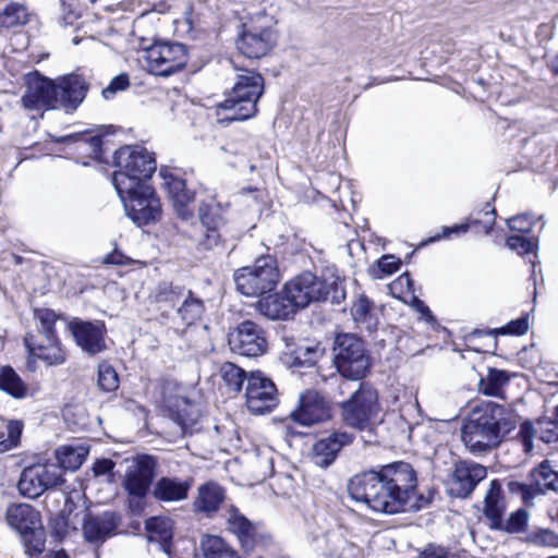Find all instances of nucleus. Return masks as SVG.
<instances>
[{"mask_svg":"<svg viewBox=\"0 0 558 558\" xmlns=\"http://www.w3.org/2000/svg\"><path fill=\"white\" fill-rule=\"evenodd\" d=\"M417 475L413 466L396 461L354 475L348 485L350 496L375 512L396 514L428 506L432 497L416 494Z\"/></svg>","mask_w":558,"mask_h":558,"instance_id":"f257e3e1","label":"nucleus"},{"mask_svg":"<svg viewBox=\"0 0 558 558\" xmlns=\"http://www.w3.org/2000/svg\"><path fill=\"white\" fill-rule=\"evenodd\" d=\"M198 218L202 227V233L196 239L202 250H213L222 238V229L226 226L223 210L215 199L203 201L198 207Z\"/></svg>","mask_w":558,"mask_h":558,"instance_id":"dca6fc26","label":"nucleus"},{"mask_svg":"<svg viewBox=\"0 0 558 558\" xmlns=\"http://www.w3.org/2000/svg\"><path fill=\"white\" fill-rule=\"evenodd\" d=\"M98 386L102 391L111 392L119 387V376L116 369L108 363L98 366Z\"/></svg>","mask_w":558,"mask_h":558,"instance_id":"3c124183","label":"nucleus"},{"mask_svg":"<svg viewBox=\"0 0 558 558\" xmlns=\"http://www.w3.org/2000/svg\"><path fill=\"white\" fill-rule=\"evenodd\" d=\"M469 231V226L468 225H463L462 223H459V225H453V226H445L441 228V233H437L433 236H430L426 243H434V242H438L442 239H447L449 238L450 235L454 234V235H459L461 233H466Z\"/></svg>","mask_w":558,"mask_h":558,"instance_id":"13d9d810","label":"nucleus"},{"mask_svg":"<svg viewBox=\"0 0 558 558\" xmlns=\"http://www.w3.org/2000/svg\"><path fill=\"white\" fill-rule=\"evenodd\" d=\"M116 170L112 184L117 192H128L140 185H148L156 171L154 154L141 146H123L113 155Z\"/></svg>","mask_w":558,"mask_h":558,"instance_id":"20e7f679","label":"nucleus"},{"mask_svg":"<svg viewBox=\"0 0 558 558\" xmlns=\"http://www.w3.org/2000/svg\"><path fill=\"white\" fill-rule=\"evenodd\" d=\"M116 463L111 459H97L93 464L95 476L111 475Z\"/></svg>","mask_w":558,"mask_h":558,"instance_id":"052dcab7","label":"nucleus"},{"mask_svg":"<svg viewBox=\"0 0 558 558\" xmlns=\"http://www.w3.org/2000/svg\"><path fill=\"white\" fill-rule=\"evenodd\" d=\"M280 281L277 258L263 255L251 266L239 268L234 272L236 290L246 296H262L274 291Z\"/></svg>","mask_w":558,"mask_h":558,"instance_id":"9d476101","label":"nucleus"},{"mask_svg":"<svg viewBox=\"0 0 558 558\" xmlns=\"http://www.w3.org/2000/svg\"><path fill=\"white\" fill-rule=\"evenodd\" d=\"M525 541L535 546L558 547V534L548 529L530 532Z\"/></svg>","mask_w":558,"mask_h":558,"instance_id":"603ef678","label":"nucleus"},{"mask_svg":"<svg viewBox=\"0 0 558 558\" xmlns=\"http://www.w3.org/2000/svg\"><path fill=\"white\" fill-rule=\"evenodd\" d=\"M354 434L347 430H333L327 437L318 439L313 446V461L320 468L330 466L340 451L353 444Z\"/></svg>","mask_w":558,"mask_h":558,"instance_id":"b1692460","label":"nucleus"},{"mask_svg":"<svg viewBox=\"0 0 558 558\" xmlns=\"http://www.w3.org/2000/svg\"><path fill=\"white\" fill-rule=\"evenodd\" d=\"M515 425V413L510 407L482 402L463 420L461 439L471 453H487L497 448Z\"/></svg>","mask_w":558,"mask_h":558,"instance_id":"f03ea898","label":"nucleus"},{"mask_svg":"<svg viewBox=\"0 0 558 558\" xmlns=\"http://www.w3.org/2000/svg\"><path fill=\"white\" fill-rule=\"evenodd\" d=\"M332 362L338 373L351 380H361L372 367L365 342L354 333H339L332 345Z\"/></svg>","mask_w":558,"mask_h":558,"instance_id":"1a4fd4ad","label":"nucleus"},{"mask_svg":"<svg viewBox=\"0 0 558 558\" xmlns=\"http://www.w3.org/2000/svg\"><path fill=\"white\" fill-rule=\"evenodd\" d=\"M193 481L179 476H161L153 485L151 496L158 502H180L189 497Z\"/></svg>","mask_w":558,"mask_h":558,"instance_id":"a878e982","label":"nucleus"},{"mask_svg":"<svg viewBox=\"0 0 558 558\" xmlns=\"http://www.w3.org/2000/svg\"><path fill=\"white\" fill-rule=\"evenodd\" d=\"M187 290L182 286H174L169 282L158 284L155 293L157 303H165L170 306H177L186 295Z\"/></svg>","mask_w":558,"mask_h":558,"instance_id":"37998d69","label":"nucleus"},{"mask_svg":"<svg viewBox=\"0 0 558 558\" xmlns=\"http://www.w3.org/2000/svg\"><path fill=\"white\" fill-rule=\"evenodd\" d=\"M23 430V424L20 421H10L7 426L9 441L19 446Z\"/></svg>","mask_w":558,"mask_h":558,"instance_id":"680f3d73","label":"nucleus"},{"mask_svg":"<svg viewBox=\"0 0 558 558\" xmlns=\"http://www.w3.org/2000/svg\"><path fill=\"white\" fill-rule=\"evenodd\" d=\"M480 213H483V215L485 217H487L486 220L482 221L481 219H478L477 217H474V215H470L465 221L463 222V225H468L469 226V230L471 228H476V227H482L483 231L485 234H489L493 229H494V226H495V220H496V209L495 207L490 204V202H487L484 206V208L480 211Z\"/></svg>","mask_w":558,"mask_h":558,"instance_id":"8fccbe9b","label":"nucleus"},{"mask_svg":"<svg viewBox=\"0 0 558 558\" xmlns=\"http://www.w3.org/2000/svg\"><path fill=\"white\" fill-rule=\"evenodd\" d=\"M276 21L265 10L250 14L240 26L236 48L247 59L265 57L277 43Z\"/></svg>","mask_w":558,"mask_h":558,"instance_id":"0eeeda50","label":"nucleus"},{"mask_svg":"<svg viewBox=\"0 0 558 558\" xmlns=\"http://www.w3.org/2000/svg\"><path fill=\"white\" fill-rule=\"evenodd\" d=\"M160 175L165 180V187L172 201L174 211L182 221H190L194 218V211L190 208L195 199V191L187 187L186 181L181 177L160 170Z\"/></svg>","mask_w":558,"mask_h":558,"instance_id":"5701e85b","label":"nucleus"},{"mask_svg":"<svg viewBox=\"0 0 558 558\" xmlns=\"http://www.w3.org/2000/svg\"><path fill=\"white\" fill-rule=\"evenodd\" d=\"M531 477L538 492L547 489L558 493V471L551 469L548 460L543 461L534 469Z\"/></svg>","mask_w":558,"mask_h":558,"instance_id":"58836bf2","label":"nucleus"},{"mask_svg":"<svg viewBox=\"0 0 558 558\" xmlns=\"http://www.w3.org/2000/svg\"><path fill=\"white\" fill-rule=\"evenodd\" d=\"M331 417L329 402L316 390H306L299 397L298 407L290 413V418L301 426H313Z\"/></svg>","mask_w":558,"mask_h":558,"instance_id":"6ab92c4d","label":"nucleus"},{"mask_svg":"<svg viewBox=\"0 0 558 558\" xmlns=\"http://www.w3.org/2000/svg\"><path fill=\"white\" fill-rule=\"evenodd\" d=\"M228 344L234 353L257 357L266 353V331L255 322L245 319L228 333Z\"/></svg>","mask_w":558,"mask_h":558,"instance_id":"ddd939ff","label":"nucleus"},{"mask_svg":"<svg viewBox=\"0 0 558 558\" xmlns=\"http://www.w3.org/2000/svg\"><path fill=\"white\" fill-rule=\"evenodd\" d=\"M88 450L84 447L62 446L56 450V461L51 464H59L62 475L64 471L77 470L86 460Z\"/></svg>","mask_w":558,"mask_h":558,"instance_id":"72a5a7b5","label":"nucleus"},{"mask_svg":"<svg viewBox=\"0 0 558 558\" xmlns=\"http://www.w3.org/2000/svg\"><path fill=\"white\" fill-rule=\"evenodd\" d=\"M246 407L254 414L270 412L278 404L275 383L260 371L248 374L245 388Z\"/></svg>","mask_w":558,"mask_h":558,"instance_id":"2eb2a0df","label":"nucleus"},{"mask_svg":"<svg viewBox=\"0 0 558 558\" xmlns=\"http://www.w3.org/2000/svg\"><path fill=\"white\" fill-rule=\"evenodd\" d=\"M21 537L25 547V553L28 556H37L44 551L46 537L41 523L35 526L34 530H29L25 532V534H21Z\"/></svg>","mask_w":558,"mask_h":558,"instance_id":"a18cd8bd","label":"nucleus"},{"mask_svg":"<svg viewBox=\"0 0 558 558\" xmlns=\"http://www.w3.org/2000/svg\"><path fill=\"white\" fill-rule=\"evenodd\" d=\"M506 511L501 484L498 480L490 482L484 499V515L490 522V529L500 527V520Z\"/></svg>","mask_w":558,"mask_h":558,"instance_id":"473e14b6","label":"nucleus"},{"mask_svg":"<svg viewBox=\"0 0 558 558\" xmlns=\"http://www.w3.org/2000/svg\"><path fill=\"white\" fill-rule=\"evenodd\" d=\"M534 225V218L531 214H520L507 219V226L510 230L521 233H529Z\"/></svg>","mask_w":558,"mask_h":558,"instance_id":"5fc2aeb1","label":"nucleus"},{"mask_svg":"<svg viewBox=\"0 0 558 558\" xmlns=\"http://www.w3.org/2000/svg\"><path fill=\"white\" fill-rule=\"evenodd\" d=\"M28 21V13L24 5L10 3L0 11V35L16 26H22Z\"/></svg>","mask_w":558,"mask_h":558,"instance_id":"4c0bfd02","label":"nucleus"},{"mask_svg":"<svg viewBox=\"0 0 558 558\" xmlns=\"http://www.w3.org/2000/svg\"><path fill=\"white\" fill-rule=\"evenodd\" d=\"M506 245L509 250L515 251L520 256L534 254V257H536L538 238L533 236L527 239L521 234H512L506 239Z\"/></svg>","mask_w":558,"mask_h":558,"instance_id":"de8ad7c7","label":"nucleus"},{"mask_svg":"<svg viewBox=\"0 0 558 558\" xmlns=\"http://www.w3.org/2000/svg\"><path fill=\"white\" fill-rule=\"evenodd\" d=\"M413 305L414 307L416 308V311L418 313L422 314V316L427 320V322H434V316L432 314V311L429 310V307L420 299L417 298H414L413 299Z\"/></svg>","mask_w":558,"mask_h":558,"instance_id":"338daca9","label":"nucleus"},{"mask_svg":"<svg viewBox=\"0 0 558 558\" xmlns=\"http://www.w3.org/2000/svg\"><path fill=\"white\" fill-rule=\"evenodd\" d=\"M157 459L150 454H140L123 478L122 487L128 496L147 497L151 493L157 471Z\"/></svg>","mask_w":558,"mask_h":558,"instance_id":"a211bd4d","label":"nucleus"},{"mask_svg":"<svg viewBox=\"0 0 558 558\" xmlns=\"http://www.w3.org/2000/svg\"><path fill=\"white\" fill-rule=\"evenodd\" d=\"M126 216L137 226L157 222L161 217V204L153 186L140 185L128 192H117Z\"/></svg>","mask_w":558,"mask_h":558,"instance_id":"9b49d317","label":"nucleus"},{"mask_svg":"<svg viewBox=\"0 0 558 558\" xmlns=\"http://www.w3.org/2000/svg\"><path fill=\"white\" fill-rule=\"evenodd\" d=\"M284 291L292 298L298 310L313 302L330 301L340 304L345 299V290L338 276L320 278L304 271L284 284Z\"/></svg>","mask_w":558,"mask_h":558,"instance_id":"423d86ee","label":"nucleus"},{"mask_svg":"<svg viewBox=\"0 0 558 558\" xmlns=\"http://www.w3.org/2000/svg\"><path fill=\"white\" fill-rule=\"evenodd\" d=\"M52 529L58 537H63L68 530V519L63 514H58L51 522Z\"/></svg>","mask_w":558,"mask_h":558,"instance_id":"0e129e2a","label":"nucleus"},{"mask_svg":"<svg viewBox=\"0 0 558 558\" xmlns=\"http://www.w3.org/2000/svg\"><path fill=\"white\" fill-rule=\"evenodd\" d=\"M59 316L51 308H36L34 319L36 322L35 335L45 338L47 347L39 344L38 339L33 337V332H27L24 337V344L28 352L27 364L40 360L48 366L61 365L66 360V353L60 338L57 335L56 324Z\"/></svg>","mask_w":558,"mask_h":558,"instance_id":"39448f33","label":"nucleus"},{"mask_svg":"<svg viewBox=\"0 0 558 558\" xmlns=\"http://www.w3.org/2000/svg\"><path fill=\"white\" fill-rule=\"evenodd\" d=\"M147 62L155 75L170 76L185 66L186 48L180 43L155 44L147 50Z\"/></svg>","mask_w":558,"mask_h":558,"instance_id":"4468645a","label":"nucleus"},{"mask_svg":"<svg viewBox=\"0 0 558 558\" xmlns=\"http://www.w3.org/2000/svg\"><path fill=\"white\" fill-rule=\"evenodd\" d=\"M401 266V260L393 255H385L378 260L379 270L387 276L395 274Z\"/></svg>","mask_w":558,"mask_h":558,"instance_id":"bf43d9fd","label":"nucleus"},{"mask_svg":"<svg viewBox=\"0 0 558 558\" xmlns=\"http://www.w3.org/2000/svg\"><path fill=\"white\" fill-rule=\"evenodd\" d=\"M57 109L73 113L82 105L88 92V84L78 74H68L54 81Z\"/></svg>","mask_w":558,"mask_h":558,"instance_id":"4be33fe9","label":"nucleus"},{"mask_svg":"<svg viewBox=\"0 0 558 558\" xmlns=\"http://www.w3.org/2000/svg\"><path fill=\"white\" fill-rule=\"evenodd\" d=\"M173 529V521L166 515H154L145 520L148 541L158 543L160 549L167 555L171 553Z\"/></svg>","mask_w":558,"mask_h":558,"instance_id":"c85d7f7f","label":"nucleus"},{"mask_svg":"<svg viewBox=\"0 0 558 558\" xmlns=\"http://www.w3.org/2000/svg\"><path fill=\"white\" fill-rule=\"evenodd\" d=\"M125 259L126 257L121 252L113 251L105 257V263L111 265H125Z\"/></svg>","mask_w":558,"mask_h":558,"instance_id":"774afa93","label":"nucleus"},{"mask_svg":"<svg viewBox=\"0 0 558 558\" xmlns=\"http://www.w3.org/2000/svg\"><path fill=\"white\" fill-rule=\"evenodd\" d=\"M509 381V376L506 371L497 368H488L486 377H482L478 381V390L486 396L497 397L500 395L501 389Z\"/></svg>","mask_w":558,"mask_h":558,"instance_id":"ea45409f","label":"nucleus"},{"mask_svg":"<svg viewBox=\"0 0 558 558\" xmlns=\"http://www.w3.org/2000/svg\"><path fill=\"white\" fill-rule=\"evenodd\" d=\"M320 357L318 345L299 347L291 355L290 366L292 367H312Z\"/></svg>","mask_w":558,"mask_h":558,"instance_id":"49530a36","label":"nucleus"},{"mask_svg":"<svg viewBox=\"0 0 558 558\" xmlns=\"http://www.w3.org/2000/svg\"><path fill=\"white\" fill-rule=\"evenodd\" d=\"M146 497L138 496H129L128 498V509L133 515H140L146 506L145 502Z\"/></svg>","mask_w":558,"mask_h":558,"instance_id":"e2e57ef3","label":"nucleus"},{"mask_svg":"<svg viewBox=\"0 0 558 558\" xmlns=\"http://www.w3.org/2000/svg\"><path fill=\"white\" fill-rule=\"evenodd\" d=\"M529 330V315H523L517 319L510 320L508 324H506L502 327L489 329V330H474L473 335L475 336H482V335H490V336H498V335H510V336H523Z\"/></svg>","mask_w":558,"mask_h":558,"instance_id":"c03bdc74","label":"nucleus"},{"mask_svg":"<svg viewBox=\"0 0 558 558\" xmlns=\"http://www.w3.org/2000/svg\"><path fill=\"white\" fill-rule=\"evenodd\" d=\"M529 521V512L524 508H519L510 513L507 520H500V527H494L496 531H504L510 534L525 531Z\"/></svg>","mask_w":558,"mask_h":558,"instance_id":"09e8293b","label":"nucleus"},{"mask_svg":"<svg viewBox=\"0 0 558 558\" xmlns=\"http://www.w3.org/2000/svg\"><path fill=\"white\" fill-rule=\"evenodd\" d=\"M120 520V515L114 511H104L99 514L88 513L84 518L83 535L88 543L102 544L116 535Z\"/></svg>","mask_w":558,"mask_h":558,"instance_id":"393cba45","label":"nucleus"},{"mask_svg":"<svg viewBox=\"0 0 558 558\" xmlns=\"http://www.w3.org/2000/svg\"><path fill=\"white\" fill-rule=\"evenodd\" d=\"M354 322L368 332L377 328V318L373 314V302L365 295L359 296L351 307Z\"/></svg>","mask_w":558,"mask_h":558,"instance_id":"c9c22d12","label":"nucleus"},{"mask_svg":"<svg viewBox=\"0 0 558 558\" xmlns=\"http://www.w3.org/2000/svg\"><path fill=\"white\" fill-rule=\"evenodd\" d=\"M264 94V77L252 70L236 74L235 83L227 98L217 106L220 123L245 121L257 113V102Z\"/></svg>","mask_w":558,"mask_h":558,"instance_id":"7ed1b4c3","label":"nucleus"},{"mask_svg":"<svg viewBox=\"0 0 558 558\" xmlns=\"http://www.w3.org/2000/svg\"><path fill=\"white\" fill-rule=\"evenodd\" d=\"M205 558H241L221 537L207 535L202 541Z\"/></svg>","mask_w":558,"mask_h":558,"instance_id":"a19ab883","label":"nucleus"},{"mask_svg":"<svg viewBox=\"0 0 558 558\" xmlns=\"http://www.w3.org/2000/svg\"><path fill=\"white\" fill-rule=\"evenodd\" d=\"M342 421L359 432L367 434L365 442H373L375 420L380 410L377 390L368 383H360L351 397L340 403Z\"/></svg>","mask_w":558,"mask_h":558,"instance_id":"6e6552de","label":"nucleus"},{"mask_svg":"<svg viewBox=\"0 0 558 558\" xmlns=\"http://www.w3.org/2000/svg\"><path fill=\"white\" fill-rule=\"evenodd\" d=\"M220 375L226 386L234 392L241 391L244 381H247L248 377V374L243 368L231 362H226L221 365Z\"/></svg>","mask_w":558,"mask_h":558,"instance_id":"79ce46f5","label":"nucleus"},{"mask_svg":"<svg viewBox=\"0 0 558 558\" xmlns=\"http://www.w3.org/2000/svg\"><path fill=\"white\" fill-rule=\"evenodd\" d=\"M129 85L130 80L128 74L121 73L111 80L109 85L102 89L101 94L105 99H111L118 92L126 89Z\"/></svg>","mask_w":558,"mask_h":558,"instance_id":"4d7b16f0","label":"nucleus"},{"mask_svg":"<svg viewBox=\"0 0 558 558\" xmlns=\"http://www.w3.org/2000/svg\"><path fill=\"white\" fill-rule=\"evenodd\" d=\"M359 548L342 537H337L336 548L329 551L331 558H357Z\"/></svg>","mask_w":558,"mask_h":558,"instance_id":"864d4df0","label":"nucleus"},{"mask_svg":"<svg viewBox=\"0 0 558 558\" xmlns=\"http://www.w3.org/2000/svg\"><path fill=\"white\" fill-rule=\"evenodd\" d=\"M63 483L60 465L51 464L48 460L24 468L17 482V489L23 497L36 499Z\"/></svg>","mask_w":558,"mask_h":558,"instance_id":"f8f14e48","label":"nucleus"},{"mask_svg":"<svg viewBox=\"0 0 558 558\" xmlns=\"http://www.w3.org/2000/svg\"><path fill=\"white\" fill-rule=\"evenodd\" d=\"M0 390L15 399L27 396L28 388L11 366L0 367Z\"/></svg>","mask_w":558,"mask_h":558,"instance_id":"f704fd0d","label":"nucleus"},{"mask_svg":"<svg viewBox=\"0 0 558 558\" xmlns=\"http://www.w3.org/2000/svg\"><path fill=\"white\" fill-rule=\"evenodd\" d=\"M25 109L32 111H47L57 109V89L54 81L35 72L27 80L26 89L21 98Z\"/></svg>","mask_w":558,"mask_h":558,"instance_id":"aec40b11","label":"nucleus"},{"mask_svg":"<svg viewBox=\"0 0 558 558\" xmlns=\"http://www.w3.org/2000/svg\"><path fill=\"white\" fill-rule=\"evenodd\" d=\"M447 554V550L442 547L429 546L418 558H445Z\"/></svg>","mask_w":558,"mask_h":558,"instance_id":"69168bd1","label":"nucleus"},{"mask_svg":"<svg viewBox=\"0 0 558 558\" xmlns=\"http://www.w3.org/2000/svg\"><path fill=\"white\" fill-rule=\"evenodd\" d=\"M68 329L84 353L94 356L107 349L105 339L107 329L104 322L74 317L69 322Z\"/></svg>","mask_w":558,"mask_h":558,"instance_id":"f3484780","label":"nucleus"},{"mask_svg":"<svg viewBox=\"0 0 558 558\" xmlns=\"http://www.w3.org/2000/svg\"><path fill=\"white\" fill-rule=\"evenodd\" d=\"M8 524L20 535L41 523L39 512L27 504H14L7 509Z\"/></svg>","mask_w":558,"mask_h":558,"instance_id":"7c9ffc66","label":"nucleus"},{"mask_svg":"<svg viewBox=\"0 0 558 558\" xmlns=\"http://www.w3.org/2000/svg\"><path fill=\"white\" fill-rule=\"evenodd\" d=\"M228 530L234 534L245 553L254 549L256 543L255 525L235 507H231L228 517Z\"/></svg>","mask_w":558,"mask_h":558,"instance_id":"c756f323","label":"nucleus"},{"mask_svg":"<svg viewBox=\"0 0 558 558\" xmlns=\"http://www.w3.org/2000/svg\"><path fill=\"white\" fill-rule=\"evenodd\" d=\"M256 310L271 320H287L298 312L292 298L284 289L281 292L260 298L256 303Z\"/></svg>","mask_w":558,"mask_h":558,"instance_id":"bb28decb","label":"nucleus"},{"mask_svg":"<svg viewBox=\"0 0 558 558\" xmlns=\"http://www.w3.org/2000/svg\"><path fill=\"white\" fill-rule=\"evenodd\" d=\"M204 311L205 305L203 300L195 296L191 290H187L186 295L177 310V313L186 326H191L202 317Z\"/></svg>","mask_w":558,"mask_h":558,"instance_id":"e433bc0d","label":"nucleus"},{"mask_svg":"<svg viewBox=\"0 0 558 558\" xmlns=\"http://www.w3.org/2000/svg\"><path fill=\"white\" fill-rule=\"evenodd\" d=\"M539 439L546 444L558 441V424L551 418L538 422Z\"/></svg>","mask_w":558,"mask_h":558,"instance_id":"6e6d98bb","label":"nucleus"},{"mask_svg":"<svg viewBox=\"0 0 558 558\" xmlns=\"http://www.w3.org/2000/svg\"><path fill=\"white\" fill-rule=\"evenodd\" d=\"M51 142L75 145L77 151L88 153L98 162H106L102 154V137L89 132L72 133L63 136L50 135Z\"/></svg>","mask_w":558,"mask_h":558,"instance_id":"cd10ccee","label":"nucleus"},{"mask_svg":"<svg viewBox=\"0 0 558 558\" xmlns=\"http://www.w3.org/2000/svg\"><path fill=\"white\" fill-rule=\"evenodd\" d=\"M226 498L225 489L215 482H208L198 487V496L194 501L196 512L211 517L216 513Z\"/></svg>","mask_w":558,"mask_h":558,"instance_id":"2f4dec72","label":"nucleus"},{"mask_svg":"<svg viewBox=\"0 0 558 558\" xmlns=\"http://www.w3.org/2000/svg\"><path fill=\"white\" fill-rule=\"evenodd\" d=\"M486 476L487 469L484 465L473 461H458L448 483V493L456 498H466Z\"/></svg>","mask_w":558,"mask_h":558,"instance_id":"412c9836","label":"nucleus"}]
</instances>
